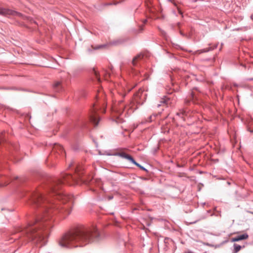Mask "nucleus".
I'll return each instance as SVG.
<instances>
[{
	"mask_svg": "<svg viewBox=\"0 0 253 253\" xmlns=\"http://www.w3.org/2000/svg\"><path fill=\"white\" fill-rule=\"evenodd\" d=\"M139 93H138L137 94L135 95V100L137 102V96H139Z\"/></svg>",
	"mask_w": 253,
	"mask_h": 253,
	"instance_id": "nucleus-14",
	"label": "nucleus"
},
{
	"mask_svg": "<svg viewBox=\"0 0 253 253\" xmlns=\"http://www.w3.org/2000/svg\"><path fill=\"white\" fill-rule=\"evenodd\" d=\"M189 101H189V100H187L186 101V103H189Z\"/></svg>",
	"mask_w": 253,
	"mask_h": 253,
	"instance_id": "nucleus-17",
	"label": "nucleus"
},
{
	"mask_svg": "<svg viewBox=\"0 0 253 253\" xmlns=\"http://www.w3.org/2000/svg\"><path fill=\"white\" fill-rule=\"evenodd\" d=\"M169 99L165 97L161 99V100L160 101L161 104H158L157 105V106L159 107L160 106L162 105V104H166L167 105H168L169 104Z\"/></svg>",
	"mask_w": 253,
	"mask_h": 253,
	"instance_id": "nucleus-7",
	"label": "nucleus"
},
{
	"mask_svg": "<svg viewBox=\"0 0 253 253\" xmlns=\"http://www.w3.org/2000/svg\"><path fill=\"white\" fill-rule=\"evenodd\" d=\"M60 149H61L62 150H63V148H62V147H60Z\"/></svg>",
	"mask_w": 253,
	"mask_h": 253,
	"instance_id": "nucleus-19",
	"label": "nucleus"
},
{
	"mask_svg": "<svg viewBox=\"0 0 253 253\" xmlns=\"http://www.w3.org/2000/svg\"><path fill=\"white\" fill-rule=\"evenodd\" d=\"M132 163H133V164H134L135 166H137L138 167H139L140 169L144 170V171H147V169L144 168L143 166H141V165H140L138 163H137V162H135V161L134 160H133V161H132Z\"/></svg>",
	"mask_w": 253,
	"mask_h": 253,
	"instance_id": "nucleus-10",
	"label": "nucleus"
},
{
	"mask_svg": "<svg viewBox=\"0 0 253 253\" xmlns=\"http://www.w3.org/2000/svg\"><path fill=\"white\" fill-rule=\"evenodd\" d=\"M249 80H253V79H249Z\"/></svg>",
	"mask_w": 253,
	"mask_h": 253,
	"instance_id": "nucleus-20",
	"label": "nucleus"
},
{
	"mask_svg": "<svg viewBox=\"0 0 253 253\" xmlns=\"http://www.w3.org/2000/svg\"><path fill=\"white\" fill-rule=\"evenodd\" d=\"M76 177L71 174L63 175L62 180H58L55 182L54 184L50 188V191L52 194L57 197V198L62 201L64 206L60 209L55 208L54 206L48 198L43 196L39 192H35L31 195L30 201L32 204L37 206H44V211L41 216L39 217L34 221L29 223L28 227L26 232L28 238L32 241H35V243H41L44 245L46 242L50 223L48 220L51 217V213L54 212L55 213L59 212L64 216L68 215L71 212V208L72 205V196L66 195L61 192H58L59 189V185L65 182L70 183V180H75Z\"/></svg>",
	"mask_w": 253,
	"mask_h": 253,
	"instance_id": "nucleus-1",
	"label": "nucleus"
},
{
	"mask_svg": "<svg viewBox=\"0 0 253 253\" xmlns=\"http://www.w3.org/2000/svg\"><path fill=\"white\" fill-rule=\"evenodd\" d=\"M90 120L95 126H97L100 120V118L96 114V111L93 108L90 114Z\"/></svg>",
	"mask_w": 253,
	"mask_h": 253,
	"instance_id": "nucleus-4",
	"label": "nucleus"
},
{
	"mask_svg": "<svg viewBox=\"0 0 253 253\" xmlns=\"http://www.w3.org/2000/svg\"><path fill=\"white\" fill-rule=\"evenodd\" d=\"M0 186H2V185H1L0 184Z\"/></svg>",
	"mask_w": 253,
	"mask_h": 253,
	"instance_id": "nucleus-21",
	"label": "nucleus"
},
{
	"mask_svg": "<svg viewBox=\"0 0 253 253\" xmlns=\"http://www.w3.org/2000/svg\"><path fill=\"white\" fill-rule=\"evenodd\" d=\"M116 121H117L118 123H121V122H122V121H120V120H117Z\"/></svg>",
	"mask_w": 253,
	"mask_h": 253,
	"instance_id": "nucleus-16",
	"label": "nucleus"
},
{
	"mask_svg": "<svg viewBox=\"0 0 253 253\" xmlns=\"http://www.w3.org/2000/svg\"><path fill=\"white\" fill-rule=\"evenodd\" d=\"M115 156H119L120 157H122L124 159H127L129 161H130L131 163L133 161L134 159L129 155L127 154L126 153L121 152H117L114 154Z\"/></svg>",
	"mask_w": 253,
	"mask_h": 253,
	"instance_id": "nucleus-5",
	"label": "nucleus"
},
{
	"mask_svg": "<svg viewBox=\"0 0 253 253\" xmlns=\"http://www.w3.org/2000/svg\"><path fill=\"white\" fill-rule=\"evenodd\" d=\"M0 15L4 16H21V13L9 8L0 7Z\"/></svg>",
	"mask_w": 253,
	"mask_h": 253,
	"instance_id": "nucleus-3",
	"label": "nucleus"
},
{
	"mask_svg": "<svg viewBox=\"0 0 253 253\" xmlns=\"http://www.w3.org/2000/svg\"><path fill=\"white\" fill-rule=\"evenodd\" d=\"M178 116H179L180 117L181 115L182 116L183 114V113H177V114H176Z\"/></svg>",
	"mask_w": 253,
	"mask_h": 253,
	"instance_id": "nucleus-13",
	"label": "nucleus"
},
{
	"mask_svg": "<svg viewBox=\"0 0 253 253\" xmlns=\"http://www.w3.org/2000/svg\"><path fill=\"white\" fill-rule=\"evenodd\" d=\"M249 237V235L247 233H245L242 235H238L235 237L232 238L231 239V242H238L243 240L247 239Z\"/></svg>",
	"mask_w": 253,
	"mask_h": 253,
	"instance_id": "nucleus-6",
	"label": "nucleus"
},
{
	"mask_svg": "<svg viewBox=\"0 0 253 253\" xmlns=\"http://www.w3.org/2000/svg\"><path fill=\"white\" fill-rule=\"evenodd\" d=\"M60 84V82H57L56 83L54 84V87H57L58 86H59Z\"/></svg>",
	"mask_w": 253,
	"mask_h": 253,
	"instance_id": "nucleus-12",
	"label": "nucleus"
},
{
	"mask_svg": "<svg viewBox=\"0 0 253 253\" xmlns=\"http://www.w3.org/2000/svg\"><path fill=\"white\" fill-rule=\"evenodd\" d=\"M143 55L141 54H139L134 57L132 61V64L133 66H135L136 64V62L137 60L141 59L143 58Z\"/></svg>",
	"mask_w": 253,
	"mask_h": 253,
	"instance_id": "nucleus-8",
	"label": "nucleus"
},
{
	"mask_svg": "<svg viewBox=\"0 0 253 253\" xmlns=\"http://www.w3.org/2000/svg\"><path fill=\"white\" fill-rule=\"evenodd\" d=\"M106 45L105 44H102V45H99L98 47H95V49H99V48H103V47H105Z\"/></svg>",
	"mask_w": 253,
	"mask_h": 253,
	"instance_id": "nucleus-11",
	"label": "nucleus"
},
{
	"mask_svg": "<svg viewBox=\"0 0 253 253\" xmlns=\"http://www.w3.org/2000/svg\"><path fill=\"white\" fill-rule=\"evenodd\" d=\"M191 97L192 98V99H194V95L193 93L191 94Z\"/></svg>",
	"mask_w": 253,
	"mask_h": 253,
	"instance_id": "nucleus-15",
	"label": "nucleus"
},
{
	"mask_svg": "<svg viewBox=\"0 0 253 253\" xmlns=\"http://www.w3.org/2000/svg\"><path fill=\"white\" fill-rule=\"evenodd\" d=\"M99 236L95 226H82L62 235L59 238L58 244L65 249L83 247L95 241Z\"/></svg>",
	"mask_w": 253,
	"mask_h": 253,
	"instance_id": "nucleus-2",
	"label": "nucleus"
},
{
	"mask_svg": "<svg viewBox=\"0 0 253 253\" xmlns=\"http://www.w3.org/2000/svg\"><path fill=\"white\" fill-rule=\"evenodd\" d=\"M233 247L234 250H233V253H237L242 248L244 247V246L242 247L236 244H234Z\"/></svg>",
	"mask_w": 253,
	"mask_h": 253,
	"instance_id": "nucleus-9",
	"label": "nucleus"
},
{
	"mask_svg": "<svg viewBox=\"0 0 253 253\" xmlns=\"http://www.w3.org/2000/svg\"><path fill=\"white\" fill-rule=\"evenodd\" d=\"M178 12L180 14H182L181 11L180 10H178Z\"/></svg>",
	"mask_w": 253,
	"mask_h": 253,
	"instance_id": "nucleus-18",
	"label": "nucleus"
}]
</instances>
